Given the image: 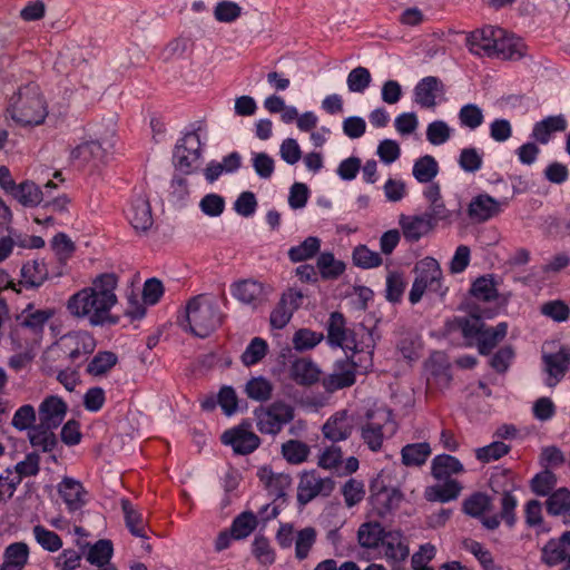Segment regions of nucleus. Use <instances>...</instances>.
<instances>
[{"label": "nucleus", "mask_w": 570, "mask_h": 570, "mask_svg": "<svg viewBox=\"0 0 570 570\" xmlns=\"http://www.w3.org/2000/svg\"><path fill=\"white\" fill-rule=\"evenodd\" d=\"M118 283L119 277L116 273L97 275L88 287L69 297L67 309L77 318H87L90 324L118 322V317H112L111 314V308L118 303Z\"/></svg>", "instance_id": "1"}, {"label": "nucleus", "mask_w": 570, "mask_h": 570, "mask_svg": "<svg viewBox=\"0 0 570 570\" xmlns=\"http://www.w3.org/2000/svg\"><path fill=\"white\" fill-rule=\"evenodd\" d=\"M8 111L11 118L22 126L42 124L48 115V105L39 85L29 82L13 92Z\"/></svg>", "instance_id": "2"}, {"label": "nucleus", "mask_w": 570, "mask_h": 570, "mask_svg": "<svg viewBox=\"0 0 570 570\" xmlns=\"http://www.w3.org/2000/svg\"><path fill=\"white\" fill-rule=\"evenodd\" d=\"M220 322L217 302L210 301L205 294H198L187 302L184 317L179 321L185 331L198 337H207Z\"/></svg>", "instance_id": "3"}, {"label": "nucleus", "mask_w": 570, "mask_h": 570, "mask_svg": "<svg viewBox=\"0 0 570 570\" xmlns=\"http://www.w3.org/2000/svg\"><path fill=\"white\" fill-rule=\"evenodd\" d=\"M459 326L464 337L475 340L481 354H489L499 342L504 340L508 332V323L502 321L495 327H487L480 315L471 313L470 317L459 320Z\"/></svg>", "instance_id": "4"}, {"label": "nucleus", "mask_w": 570, "mask_h": 570, "mask_svg": "<svg viewBox=\"0 0 570 570\" xmlns=\"http://www.w3.org/2000/svg\"><path fill=\"white\" fill-rule=\"evenodd\" d=\"M362 337H367L370 341L367 344L364 341H358V332L355 330H348L346 326V320L342 313L334 311L331 313L327 323V340L332 345H341L345 350H352L353 352H364V350H371L372 334H368L364 327H361Z\"/></svg>", "instance_id": "5"}, {"label": "nucleus", "mask_w": 570, "mask_h": 570, "mask_svg": "<svg viewBox=\"0 0 570 570\" xmlns=\"http://www.w3.org/2000/svg\"><path fill=\"white\" fill-rule=\"evenodd\" d=\"M256 426L261 432L277 434L285 424L295 417L294 405L286 402H273L269 405H261L254 411Z\"/></svg>", "instance_id": "6"}, {"label": "nucleus", "mask_w": 570, "mask_h": 570, "mask_svg": "<svg viewBox=\"0 0 570 570\" xmlns=\"http://www.w3.org/2000/svg\"><path fill=\"white\" fill-rule=\"evenodd\" d=\"M335 487L333 478H322L317 471H304L297 485V500L307 504L316 495H330Z\"/></svg>", "instance_id": "7"}, {"label": "nucleus", "mask_w": 570, "mask_h": 570, "mask_svg": "<svg viewBox=\"0 0 570 570\" xmlns=\"http://www.w3.org/2000/svg\"><path fill=\"white\" fill-rule=\"evenodd\" d=\"M222 441L230 445L236 453H252L261 445V438L254 433L249 423L228 429L222 434Z\"/></svg>", "instance_id": "8"}, {"label": "nucleus", "mask_w": 570, "mask_h": 570, "mask_svg": "<svg viewBox=\"0 0 570 570\" xmlns=\"http://www.w3.org/2000/svg\"><path fill=\"white\" fill-rule=\"evenodd\" d=\"M97 341L89 332H69L66 334V358L67 363H79L92 354Z\"/></svg>", "instance_id": "9"}, {"label": "nucleus", "mask_w": 570, "mask_h": 570, "mask_svg": "<svg viewBox=\"0 0 570 570\" xmlns=\"http://www.w3.org/2000/svg\"><path fill=\"white\" fill-rule=\"evenodd\" d=\"M200 138L198 134H186L176 145L174 160L181 173H190L191 165L200 155Z\"/></svg>", "instance_id": "10"}, {"label": "nucleus", "mask_w": 570, "mask_h": 570, "mask_svg": "<svg viewBox=\"0 0 570 570\" xmlns=\"http://www.w3.org/2000/svg\"><path fill=\"white\" fill-rule=\"evenodd\" d=\"M355 429V419L348 410H338L323 424L322 432L330 441L348 439Z\"/></svg>", "instance_id": "11"}, {"label": "nucleus", "mask_w": 570, "mask_h": 570, "mask_svg": "<svg viewBox=\"0 0 570 570\" xmlns=\"http://www.w3.org/2000/svg\"><path fill=\"white\" fill-rule=\"evenodd\" d=\"M498 27L485 26L474 29L466 38L468 48L480 56H495Z\"/></svg>", "instance_id": "12"}, {"label": "nucleus", "mask_w": 570, "mask_h": 570, "mask_svg": "<svg viewBox=\"0 0 570 570\" xmlns=\"http://www.w3.org/2000/svg\"><path fill=\"white\" fill-rule=\"evenodd\" d=\"M542 361L548 373V386H556L570 368V348L561 346L557 353H543Z\"/></svg>", "instance_id": "13"}, {"label": "nucleus", "mask_w": 570, "mask_h": 570, "mask_svg": "<svg viewBox=\"0 0 570 570\" xmlns=\"http://www.w3.org/2000/svg\"><path fill=\"white\" fill-rule=\"evenodd\" d=\"M107 150L101 146L100 141L91 139L90 141H81L70 151V159L80 168L83 166H98L104 161Z\"/></svg>", "instance_id": "14"}, {"label": "nucleus", "mask_w": 570, "mask_h": 570, "mask_svg": "<svg viewBox=\"0 0 570 570\" xmlns=\"http://www.w3.org/2000/svg\"><path fill=\"white\" fill-rule=\"evenodd\" d=\"M356 380V363L353 360H343L337 362L334 371L322 380V385L333 392L338 387L352 386Z\"/></svg>", "instance_id": "15"}, {"label": "nucleus", "mask_w": 570, "mask_h": 570, "mask_svg": "<svg viewBox=\"0 0 570 570\" xmlns=\"http://www.w3.org/2000/svg\"><path fill=\"white\" fill-rule=\"evenodd\" d=\"M38 419L29 434V443L32 448L41 449L42 451H53L59 445V440L56 433L49 431L43 415V404L40 403L38 407Z\"/></svg>", "instance_id": "16"}, {"label": "nucleus", "mask_w": 570, "mask_h": 570, "mask_svg": "<svg viewBox=\"0 0 570 570\" xmlns=\"http://www.w3.org/2000/svg\"><path fill=\"white\" fill-rule=\"evenodd\" d=\"M503 203L493 198L491 194H478L469 205L468 215L473 220H488V218L497 217L502 210Z\"/></svg>", "instance_id": "17"}, {"label": "nucleus", "mask_w": 570, "mask_h": 570, "mask_svg": "<svg viewBox=\"0 0 570 570\" xmlns=\"http://www.w3.org/2000/svg\"><path fill=\"white\" fill-rule=\"evenodd\" d=\"M232 294L234 297L239 299V302L257 305V303H262L266 299L268 289L264 283H261V281L244 278L243 281H237V283L233 284Z\"/></svg>", "instance_id": "18"}, {"label": "nucleus", "mask_w": 570, "mask_h": 570, "mask_svg": "<svg viewBox=\"0 0 570 570\" xmlns=\"http://www.w3.org/2000/svg\"><path fill=\"white\" fill-rule=\"evenodd\" d=\"M321 370L317 363L308 357H299L289 365V377L301 386H312L321 377Z\"/></svg>", "instance_id": "19"}, {"label": "nucleus", "mask_w": 570, "mask_h": 570, "mask_svg": "<svg viewBox=\"0 0 570 570\" xmlns=\"http://www.w3.org/2000/svg\"><path fill=\"white\" fill-rule=\"evenodd\" d=\"M58 491L69 511H78L86 504L87 490L75 478H63L58 484Z\"/></svg>", "instance_id": "20"}, {"label": "nucleus", "mask_w": 570, "mask_h": 570, "mask_svg": "<svg viewBox=\"0 0 570 570\" xmlns=\"http://www.w3.org/2000/svg\"><path fill=\"white\" fill-rule=\"evenodd\" d=\"M127 216L135 229L146 232L154 223L151 206L148 198L136 196L130 203Z\"/></svg>", "instance_id": "21"}, {"label": "nucleus", "mask_w": 570, "mask_h": 570, "mask_svg": "<svg viewBox=\"0 0 570 570\" xmlns=\"http://www.w3.org/2000/svg\"><path fill=\"white\" fill-rule=\"evenodd\" d=\"M444 85L436 76H425L414 88L415 101L421 107H435L439 92H443Z\"/></svg>", "instance_id": "22"}, {"label": "nucleus", "mask_w": 570, "mask_h": 570, "mask_svg": "<svg viewBox=\"0 0 570 570\" xmlns=\"http://www.w3.org/2000/svg\"><path fill=\"white\" fill-rule=\"evenodd\" d=\"M42 415L47 428L51 430V432H55V430L62 424L67 415L68 405L59 395H48L42 400Z\"/></svg>", "instance_id": "23"}, {"label": "nucleus", "mask_w": 570, "mask_h": 570, "mask_svg": "<svg viewBox=\"0 0 570 570\" xmlns=\"http://www.w3.org/2000/svg\"><path fill=\"white\" fill-rule=\"evenodd\" d=\"M499 35L495 36V56L498 58H521L525 51V45L520 38L509 36L505 29L497 27Z\"/></svg>", "instance_id": "24"}, {"label": "nucleus", "mask_w": 570, "mask_h": 570, "mask_svg": "<svg viewBox=\"0 0 570 570\" xmlns=\"http://www.w3.org/2000/svg\"><path fill=\"white\" fill-rule=\"evenodd\" d=\"M402 498L403 494L397 488H382L372 495L373 509L380 517H386L400 507Z\"/></svg>", "instance_id": "25"}, {"label": "nucleus", "mask_w": 570, "mask_h": 570, "mask_svg": "<svg viewBox=\"0 0 570 570\" xmlns=\"http://www.w3.org/2000/svg\"><path fill=\"white\" fill-rule=\"evenodd\" d=\"M383 547L385 557L394 561H403L410 554L409 546L399 530L385 532L383 529Z\"/></svg>", "instance_id": "26"}, {"label": "nucleus", "mask_w": 570, "mask_h": 570, "mask_svg": "<svg viewBox=\"0 0 570 570\" xmlns=\"http://www.w3.org/2000/svg\"><path fill=\"white\" fill-rule=\"evenodd\" d=\"M399 224L402 227L403 235L412 242L420 239L424 234H429L432 225L430 217H426L425 214L421 216H401Z\"/></svg>", "instance_id": "27"}, {"label": "nucleus", "mask_w": 570, "mask_h": 570, "mask_svg": "<svg viewBox=\"0 0 570 570\" xmlns=\"http://www.w3.org/2000/svg\"><path fill=\"white\" fill-rule=\"evenodd\" d=\"M567 120L563 114H558V116H547L539 122H535L532 129V137L539 142H549L551 134L556 132V130H566Z\"/></svg>", "instance_id": "28"}, {"label": "nucleus", "mask_w": 570, "mask_h": 570, "mask_svg": "<svg viewBox=\"0 0 570 570\" xmlns=\"http://www.w3.org/2000/svg\"><path fill=\"white\" fill-rule=\"evenodd\" d=\"M29 559V546L18 541L10 543L4 551V560L0 570H22Z\"/></svg>", "instance_id": "29"}, {"label": "nucleus", "mask_w": 570, "mask_h": 570, "mask_svg": "<svg viewBox=\"0 0 570 570\" xmlns=\"http://www.w3.org/2000/svg\"><path fill=\"white\" fill-rule=\"evenodd\" d=\"M40 462L41 458L39 452H29L23 461H20L16 465V470L18 473V478L14 482V480H11L7 484L6 492L8 495H12L14 493V489H17L18 483H20L22 476H31V474H37V472L40 471Z\"/></svg>", "instance_id": "30"}, {"label": "nucleus", "mask_w": 570, "mask_h": 570, "mask_svg": "<svg viewBox=\"0 0 570 570\" xmlns=\"http://www.w3.org/2000/svg\"><path fill=\"white\" fill-rule=\"evenodd\" d=\"M48 278V266L43 259H30L22 265L21 281L28 286H40Z\"/></svg>", "instance_id": "31"}, {"label": "nucleus", "mask_w": 570, "mask_h": 570, "mask_svg": "<svg viewBox=\"0 0 570 570\" xmlns=\"http://www.w3.org/2000/svg\"><path fill=\"white\" fill-rule=\"evenodd\" d=\"M416 272L423 275V293L426 288H439L442 278V268L438 259L424 258L415 267Z\"/></svg>", "instance_id": "32"}, {"label": "nucleus", "mask_w": 570, "mask_h": 570, "mask_svg": "<svg viewBox=\"0 0 570 570\" xmlns=\"http://www.w3.org/2000/svg\"><path fill=\"white\" fill-rule=\"evenodd\" d=\"M421 346L422 342L419 334H416V332H411V330L401 332L396 341L397 351L407 361H415V358H419Z\"/></svg>", "instance_id": "33"}, {"label": "nucleus", "mask_w": 570, "mask_h": 570, "mask_svg": "<svg viewBox=\"0 0 570 570\" xmlns=\"http://www.w3.org/2000/svg\"><path fill=\"white\" fill-rule=\"evenodd\" d=\"M432 474L436 479H446L453 472L463 471V465L456 456H452V454H438L434 456L431 464Z\"/></svg>", "instance_id": "34"}, {"label": "nucleus", "mask_w": 570, "mask_h": 570, "mask_svg": "<svg viewBox=\"0 0 570 570\" xmlns=\"http://www.w3.org/2000/svg\"><path fill=\"white\" fill-rule=\"evenodd\" d=\"M361 438L367 448L379 451L383 448L385 440L384 423L380 421H367L361 426Z\"/></svg>", "instance_id": "35"}, {"label": "nucleus", "mask_w": 570, "mask_h": 570, "mask_svg": "<svg viewBox=\"0 0 570 570\" xmlns=\"http://www.w3.org/2000/svg\"><path fill=\"white\" fill-rule=\"evenodd\" d=\"M432 448L429 442H419V444H406L401 449L402 461L406 466H420L426 462Z\"/></svg>", "instance_id": "36"}, {"label": "nucleus", "mask_w": 570, "mask_h": 570, "mask_svg": "<svg viewBox=\"0 0 570 570\" xmlns=\"http://www.w3.org/2000/svg\"><path fill=\"white\" fill-rule=\"evenodd\" d=\"M121 509L125 513V523L135 535L147 538L146 523L142 513L135 510L129 499H121Z\"/></svg>", "instance_id": "37"}, {"label": "nucleus", "mask_w": 570, "mask_h": 570, "mask_svg": "<svg viewBox=\"0 0 570 570\" xmlns=\"http://www.w3.org/2000/svg\"><path fill=\"white\" fill-rule=\"evenodd\" d=\"M384 529L380 522H364L357 530V540L362 547L373 549L383 542Z\"/></svg>", "instance_id": "38"}, {"label": "nucleus", "mask_w": 570, "mask_h": 570, "mask_svg": "<svg viewBox=\"0 0 570 570\" xmlns=\"http://www.w3.org/2000/svg\"><path fill=\"white\" fill-rule=\"evenodd\" d=\"M258 476L265 487L269 489L272 493H275V495H283L285 489L288 488L291 483L289 475H286V473H274V471L268 470V468H262V470L258 471Z\"/></svg>", "instance_id": "39"}, {"label": "nucleus", "mask_w": 570, "mask_h": 570, "mask_svg": "<svg viewBox=\"0 0 570 570\" xmlns=\"http://www.w3.org/2000/svg\"><path fill=\"white\" fill-rule=\"evenodd\" d=\"M412 173L421 183H430L439 173V163L434 156L426 154L415 160Z\"/></svg>", "instance_id": "40"}, {"label": "nucleus", "mask_w": 570, "mask_h": 570, "mask_svg": "<svg viewBox=\"0 0 570 570\" xmlns=\"http://www.w3.org/2000/svg\"><path fill=\"white\" fill-rule=\"evenodd\" d=\"M321 247V238L318 236H307L298 245L289 247L288 257L292 261H305L314 257Z\"/></svg>", "instance_id": "41"}, {"label": "nucleus", "mask_w": 570, "mask_h": 570, "mask_svg": "<svg viewBox=\"0 0 570 570\" xmlns=\"http://www.w3.org/2000/svg\"><path fill=\"white\" fill-rule=\"evenodd\" d=\"M461 489L462 487L459 484L458 480H448L444 484L426 488L425 497L428 500H440L441 502H448V500L458 498Z\"/></svg>", "instance_id": "42"}, {"label": "nucleus", "mask_w": 570, "mask_h": 570, "mask_svg": "<svg viewBox=\"0 0 570 570\" xmlns=\"http://www.w3.org/2000/svg\"><path fill=\"white\" fill-rule=\"evenodd\" d=\"M317 267L323 278H337L343 274L346 266L341 259H335L331 252H324L317 258Z\"/></svg>", "instance_id": "43"}, {"label": "nucleus", "mask_w": 570, "mask_h": 570, "mask_svg": "<svg viewBox=\"0 0 570 570\" xmlns=\"http://www.w3.org/2000/svg\"><path fill=\"white\" fill-rule=\"evenodd\" d=\"M311 448L301 440H287L282 446V454L292 464H301L307 460Z\"/></svg>", "instance_id": "44"}, {"label": "nucleus", "mask_w": 570, "mask_h": 570, "mask_svg": "<svg viewBox=\"0 0 570 570\" xmlns=\"http://www.w3.org/2000/svg\"><path fill=\"white\" fill-rule=\"evenodd\" d=\"M316 540L317 530L313 529V527L298 530L295 534V557L297 559H306Z\"/></svg>", "instance_id": "45"}, {"label": "nucleus", "mask_w": 570, "mask_h": 570, "mask_svg": "<svg viewBox=\"0 0 570 570\" xmlns=\"http://www.w3.org/2000/svg\"><path fill=\"white\" fill-rule=\"evenodd\" d=\"M258 521L253 511H243L232 523L230 534L234 538H246L257 528Z\"/></svg>", "instance_id": "46"}, {"label": "nucleus", "mask_w": 570, "mask_h": 570, "mask_svg": "<svg viewBox=\"0 0 570 570\" xmlns=\"http://www.w3.org/2000/svg\"><path fill=\"white\" fill-rule=\"evenodd\" d=\"M114 554V544L110 539H99L88 551L87 560L91 563H96L99 568H104V563H107Z\"/></svg>", "instance_id": "47"}, {"label": "nucleus", "mask_w": 570, "mask_h": 570, "mask_svg": "<svg viewBox=\"0 0 570 570\" xmlns=\"http://www.w3.org/2000/svg\"><path fill=\"white\" fill-rule=\"evenodd\" d=\"M16 197L24 206H37L43 199V193L35 181H22L16 188Z\"/></svg>", "instance_id": "48"}, {"label": "nucleus", "mask_w": 570, "mask_h": 570, "mask_svg": "<svg viewBox=\"0 0 570 570\" xmlns=\"http://www.w3.org/2000/svg\"><path fill=\"white\" fill-rule=\"evenodd\" d=\"M36 420L37 410H35L33 405L31 404H24L20 405V407H18V410L14 412L11 424L14 429L27 430L28 439L30 441L31 430L33 429Z\"/></svg>", "instance_id": "49"}, {"label": "nucleus", "mask_w": 570, "mask_h": 570, "mask_svg": "<svg viewBox=\"0 0 570 570\" xmlns=\"http://www.w3.org/2000/svg\"><path fill=\"white\" fill-rule=\"evenodd\" d=\"M43 363L47 368L51 371L56 363L66 364L68 363L67 358V334L61 336V338L47 347L43 353Z\"/></svg>", "instance_id": "50"}, {"label": "nucleus", "mask_w": 570, "mask_h": 570, "mask_svg": "<svg viewBox=\"0 0 570 570\" xmlns=\"http://www.w3.org/2000/svg\"><path fill=\"white\" fill-rule=\"evenodd\" d=\"M245 391L250 399H255V401H267L271 399L274 385L268 381V379H264V376H257L256 379H250L248 383L245 385Z\"/></svg>", "instance_id": "51"}, {"label": "nucleus", "mask_w": 570, "mask_h": 570, "mask_svg": "<svg viewBox=\"0 0 570 570\" xmlns=\"http://www.w3.org/2000/svg\"><path fill=\"white\" fill-rule=\"evenodd\" d=\"M470 292L474 297H476V299H482L483 302H491V299H495V297H498V291L493 277L475 278L470 287Z\"/></svg>", "instance_id": "52"}, {"label": "nucleus", "mask_w": 570, "mask_h": 570, "mask_svg": "<svg viewBox=\"0 0 570 570\" xmlns=\"http://www.w3.org/2000/svg\"><path fill=\"white\" fill-rule=\"evenodd\" d=\"M462 547L479 559V562L482 564L484 570H497L492 553L490 550H487L480 541H474V539H464L462 541Z\"/></svg>", "instance_id": "53"}, {"label": "nucleus", "mask_w": 570, "mask_h": 570, "mask_svg": "<svg viewBox=\"0 0 570 570\" xmlns=\"http://www.w3.org/2000/svg\"><path fill=\"white\" fill-rule=\"evenodd\" d=\"M117 363L118 358L116 353H112V351H100V353H97L91 362L88 363L87 371L91 373V375H104V373H107V371Z\"/></svg>", "instance_id": "54"}, {"label": "nucleus", "mask_w": 570, "mask_h": 570, "mask_svg": "<svg viewBox=\"0 0 570 570\" xmlns=\"http://www.w3.org/2000/svg\"><path fill=\"white\" fill-rule=\"evenodd\" d=\"M372 83V75L368 68L358 66L351 69L347 76V87L351 92H364Z\"/></svg>", "instance_id": "55"}, {"label": "nucleus", "mask_w": 570, "mask_h": 570, "mask_svg": "<svg viewBox=\"0 0 570 570\" xmlns=\"http://www.w3.org/2000/svg\"><path fill=\"white\" fill-rule=\"evenodd\" d=\"M33 534L39 544L47 551H59L63 544L61 537L55 530H48L41 524L33 527Z\"/></svg>", "instance_id": "56"}, {"label": "nucleus", "mask_w": 570, "mask_h": 570, "mask_svg": "<svg viewBox=\"0 0 570 570\" xmlns=\"http://www.w3.org/2000/svg\"><path fill=\"white\" fill-rule=\"evenodd\" d=\"M267 352L268 345L266 341L259 338V336H255L243 352L242 362L244 364L259 363V361L266 356Z\"/></svg>", "instance_id": "57"}, {"label": "nucleus", "mask_w": 570, "mask_h": 570, "mask_svg": "<svg viewBox=\"0 0 570 570\" xmlns=\"http://www.w3.org/2000/svg\"><path fill=\"white\" fill-rule=\"evenodd\" d=\"M460 121L462 126L474 130L478 126H481L484 121V114L480 106L476 104H465L462 106L459 112Z\"/></svg>", "instance_id": "58"}, {"label": "nucleus", "mask_w": 570, "mask_h": 570, "mask_svg": "<svg viewBox=\"0 0 570 570\" xmlns=\"http://www.w3.org/2000/svg\"><path fill=\"white\" fill-rule=\"evenodd\" d=\"M243 13V8L233 0H222L214 8V16L219 22H234Z\"/></svg>", "instance_id": "59"}, {"label": "nucleus", "mask_w": 570, "mask_h": 570, "mask_svg": "<svg viewBox=\"0 0 570 570\" xmlns=\"http://www.w3.org/2000/svg\"><path fill=\"white\" fill-rule=\"evenodd\" d=\"M570 509V490L569 488H559L552 492L547 500V511L552 514L569 511Z\"/></svg>", "instance_id": "60"}, {"label": "nucleus", "mask_w": 570, "mask_h": 570, "mask_svg": "<svg viewBox=\"0 0 570 570\" xmlns=\"http://www.w3.org/2000/svg\"><path fill=\"white\" fill-rule=\"evenodd\" d=\"M488 509H491V499L484 492H474L463 503V511L468 512V514H473V517L483 514Z\"/></svg>", "instance_id": "61"}, {"label": "nucleus", "mask_w": 570, "mask_h": 570, "mask_svg": "<svg viewBox=\"0 0 570 570\" xmlns=\"http://www.w3.org/2000/svg\"><path fill=\"white\" fill-rule=\"evenodd\" d=\"M342 493L345 498V504L347 507H355L357 502L363 500L365 494V485L362 480H356V478H351L345 482L342 489Z\"/></svg>", "instance_id": "62"}, {"label": "nucleus", "mask_w": 570, "mask_h": 570, "mask_svg": "<svg viewBox=\"0 0 570 570\" xmlns=\"http://www.w3.org/2000/svg\"><path fill=\"white\" fill-rule=\"evenodd\" d=\"M567 557V552L561 543V537L556 541V539H550L548 543L542 548V561H544L548 566H557V563H561L564 561Z\"/></svg>", "instance_id": "63"}, {"label": "nucleus", "mask_w": 570, "mask_h": 570, "mask_svg": "<svg viewBox=\"0 0 570 570\" xmlns=\"http://www.w3.org/2000/svg\"><path fill=\"white\" fill-rule=\"evenodd\" d=\"M353 261L361 267H376V265H381V263H383V258L380 256L379 252L368 249L366 245H358L354 248Z\"/></svg>", "instance_id": "64"}]
</instances>
